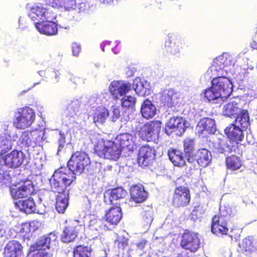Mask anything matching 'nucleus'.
Returning a JSON list of instances; mask_svg holds the SVG:
<instances>
[{
    "mask_svg": "<svg viewBox=\"0 0 257 257\" xmlns=\"http://www.w3.org/2000/svg\"><path fill=\"white\" fill-rule=\"evenodd\" d=\"M202 127V131H206L208 134H214L216 131L215 121L210 118H204L200 121Z\"/></svg>",
    "mask_w": 257,
    "mask_h": 257,
    "instance_id": "39",
    "label": "nucleus"
},
{
    "mask_svg": "<svg viewBox=\"0 0 257 257\" xmlns=\"http://www.w3.org/2000/svg\"><path fill=\"white\" fill-rule=\"evenodd\" d=\"M165 46L167 51L177 56L187 51L189 48V45L183 39L174 35L170 37L169 40L165 42Z\"/></svg>",
    "mask_w": 257,
    "mask_h": 257,
    "instance_id": "11",
    "label": "nucleus"
},
{
    "mask_svg": "<svg viewBox=\"0 0 257 257\" xmlns=\"http://www.w3.org/2000/svg\"><path fill=\"white\" fill-rule=\"evenodd\" d=\"M130 191L131 198L136 203L142 202L148 197V193L142 185H133L131 187Z\"/></svg>",
    "mask_w": 257,
    "mask_h": 257,
    "instance_id": "27",
    "label": "nucleus"
},
{
    "mask_svg": "<svg viewBox=\"0 0 257 257\" xmlns=\"http://www.w3.org/2000/svg\"><path fill=\"white\" fill-rule=\"evenodd\" d=\"M204 97L209 101L215 100L219 98H222L221 93L214 87L213 84L211 82V86L206 89L204 92Z\"/></svg>",
    "mask_w": 257,
    "mask_h": 257,
    "instance_id": "38",
    "label": "nucleus"
},
{
    "mask_svg": "<svg viewBox=\"0 0 257 257\" xmlns=\"http://www.w3.org/2000/svg\"><path fill=\"white\" fill-rule=\"evenodd\" d=\"M114 245L119 251L124 250L128 246V239L123 236L118 235L114 240Z\"/></svg>",
    "mask_w": 257,
    "mask_h": 257,
    "instance_id": "45",
    "label": "nucleus"
},
{
    "mask_svg": "<svg viewBox=\"0 0 257 257\" xmlns=\"http://www.w3.org/2000/svg\"><path fill=\"white\" fill-rule=\"evenodd\" d=\"M89 227L92 230L96 231L101 230H108V227L103 224V222L100 219H93L90 221Z\"/></svg>",
    "mask_w": 257,
    "mask_h": 257,
    "instance_id": "46",
    "label": "nucleus"
},
{
    "mask_svg": "<svg viewBox=\"0 0 257 257\" xmlns=\"http://www.w3.org/2000/svg\"><path fill=\"white\" fill-rule=\"evenodd\" d=\"M61 8L66 11H71L75 10L77 7V5L75 0H63V3L59 5Z\"/></svg>",
    "mask_w": 257,
    "mask_h": 257,
    "instance_id": "47",
    "label": "nucleus"
},
{
    "mask_svg": "<svg viewBox=\"0 0 257 257\" xmlns=\"http://www.w3.org/2000/svg\"><path fill=\"white\" fill-rule=\"evenodd\" d=\"M91 247L87 245H78L73 247V257H92Z\"/></svg>",
    "mask_w": 257,
    "mask_h": 257,
    "instance_id": "35",
    "label": "nucleus"
},
{
    "mask_svg": "<svg viewBox=\"0 0 257 257\" xmlns=\"http://www.w3.org/2000/svg\"><path fill=\"white\" fill-rule=\"evenodd\" d=\"M182 180V179H181V178H178V180H177V181H180V180Z\"/></svg>",
    "mask_w": 257,
    "mask_h": 257,
    "instance_id": "57",
    "label": "nucleus"
},
{
    "mask_svg": "<svg viewBox=\"0 0 257 257\" xmlns=\"http://www.w3.org/2000/svg\"><path fill=\"white\" fill-rule=\"evenodd\" d=\"M146 243H147V241L145 240L141 241L140 242H139L137 244L138 248L141 250L144 249Z\"/></svg>",
    "mask_w": 257,
    "mask_h": 257,
    "instance_id": "54",
    "label": "nucleus"
},
{
    "mask_svg": "<svg viewBox=\"0 0 257 257\" xmlns=\"http://www.w3.org/2000/svg\"><path fill=\"white\" fill-rule=\"evenodd\" d=\"M212 159L211 154L207 149L200 148L198 149L193 155L189 156L188 162L193 163L195 162L202 167H206L211 162Z\"/></svg>",
    "mask_w": 257,
    "mask_h": 257,
    "instance_id": "17",
    "label": "nucleus"
},
{
    "mask_svg": "<svg viewBox=\"0 0 257 257\" xmlns=\"http://www.w3.org/2000/svg\"><path fill=\"white\" fill-rule=\"evenodd\" d=\"M11 194L14 199L26 197L35 193L34 185L31 181H26L22 184H13L11 186Z\"/></svg>",
    "mask_w": 257,
    "mask_h": 257,
    "instance_id": "13",
    "label": "nucleus"
},
{
    "mask_svg": "<svg viewBox=\"0 0 257 257\" xmlns=\"http://www.w3.org/2000/svg\"><path fill=\"white\" fill-rule=\"evenodd\" d=\"M6 233V231L3 224L0 223V237H3Z\"/></svg>",
    "mask_w": 257,
    "mask_h": 257,
    "instance_id": "55",
    "label": "nucleus"
},
{
    "mask_svg": "<svg viewBox=\"0 0 257 257\" xmlns=\"http://www.w3.org/2000/svg\"><path fill=\"white\" fill-rule=\"evenodd\" d=\"M9 141L5 139L0 140V164H3L9 168H16L20 167L24 160V155L21 151L14 150L10 153L4 156L7 150H10L8 145Z\"/></svg>",
    "mask_w": 257,
    "mask_h": 257,
    "instance_id": "2",
    "label": "nucleus"
},
{
    "mask_svg": "<svg viewBox=\"0 0 257 257\" xmlns=\"http://www.w3.org/2000/svg\"><path fill=\"white\" fill-rule=\"evenodd\" d=\"M233 215L234 214L232 212V208L229 206H224L220 207L219 212L214 216L224 219L227 222Z\"/></svg>",
    "mask_w": 257,
    "mask_h": 257,
    "instance_id": "42",
    "label": "nucleus"
},
{
    "mask_svg": "<svg viewBox=\"0 0 257 257\" xmlns=\"http://www.w3.org/2000/svg\"><path fill=\"white\" fill-rule=\"evenodd\" d=\"M4 255L5 257H22L23 247L18 241L11 240L5 247Z\"/></svg>",
    "mask_w": 257,
    "mask_h": 257,
    "instance_id": "21",
    "label": "nucleus"
},
{
    "mask_svg": "<svg viewBox=\"0 0 257 257\" xmlns=\"http://www.w3.org/2000/svg\"><path fill=\"white\" fill-rule=\"evenodd\" d=\"M72 53L74 56H77L81 51L80 45L77 43H74L72 45Z\"/></svg>",
    "mask_w": 257,
    "mask_h": 257,
    "instance_id": "52",
    "label": "nucleus"
},
{
    "mask_svg": "<svg viewBox=\"0 0 257 257\" xmlns=\"http://www.w3.org/2000/svg\"><path fill=\"white\" fill-rule=\"evenodd\" d=\"M175 93L172 90L165 89L162 93L161 101L164 106L172 107L174 104Z\"/></svg>",
    "mask_w": 257,
    "mask_h": 257,
    "instance_id": "36",
    "label": "nucleus"
},
{
    "mask_svg": "<svg viewBox=\"0 0 257 257\" xmlns=\"http://www.w3.org/2000/svg\"><path fill=\"white\" fill-rule=\"evenodd\" d=\"M200 244V239L197 233L188 230H184L180 242V245L182 248L192 252H195L199 248Z\"/></svg>",
    "mask_w": 257,
    "mask_h": 257,
    "instance_id": "8",
    "label": "nucleus"
},
{
    "mask_svg": "<svg viewBox=\"0 0 257 257\" xmlns=\"http://www.w3.org/2000/svg\"><path fill=\"white\" fill-rule=\"evenodd\" d=\"M183 147L184 154L186 159L188 161L189 156L193 155V152L195 149V143L194 140L192 139H185L183 141Z\"/></svg>",
    "mask_w": 257,
    "mask_h": 257,
    "instance_id": "40",
    "label": "nucleus"
},
{
    "mask_svg": "<svg viewBox=\"0 0 257 257\" xmlns=\"http://www.w3.org/2000/svg\"><path fill=\"white\" fill-rule=\"evenodd\" d=\"M119 81H112L109 86V91L114 100L118 99V95L121 96V89Z\"/></svg>",
    "mask_w": 257,
    "mask_h": 257,
    "instance_id": "44",
    "label": "nucleus"
},
{
    "mask_svg": "<svg viewBox=\"0 0 257 257\" xmlns=\"http://www.w3.org/2000/svg\"><path fill=\"white\" fill-rule=\"evenodd\" d=\"M121 106L125 110H133L136 103V98L132 95H125L120 100Z\"/></svg>",
    "mask_w": 257,
    "mask_h": 257,
    "instance_id": "41",
    "label": "nucleus"
},
{
    "mask_svg": "<svg viewBox=\"0 0 257 257\" xmlns=\"http://www.w3.org/2000/svg\"><path fill=\"white\" fill-rule=\"evenodd\" d=\"M35 113L29 107L24 106L18 109L13 119V125L18 129L24 130L30 127L35 120Z\"/></svg>",
    "mask_w": 257,
    "mask_h": 257,
    "instance_id": "5",
    "label": "nucleus"
},
{
    "mask_svg": "<svg viewBox=\"0 0 257 257\" xmlns=\"http://www.w3.org/2000/svg\"><path fill=\"white\" fill-rule=\"evenodd\" d=\"M40 224V223L38 222V221H32L30 224V226L31 227H33V226L35 227V226H37V228H38V225Z\"/></svg>",
    "mask_w": 257,
    "mask_h": 257,
    "instance_id": "56",
    "label": "nucleus"
},
{
    "mask_svg": "<svg viewBox=\"0 0 257 257\" xmlns=\"http://www.w3.org/2000/svg\"><path fill=\"white\" fill-rule=\"evenodd\" d=\"M239 109V108L237 103L235 101H232L228 102L224 106L223 112L225 115L230 116L237 114Z\"/></svg>",
    "mask_w": 257,
    "mask_h": 257,
    "instance_id": "43",
    "label": "nucleus"
},
{
    "mask_svg": "<svg viewBox=\"0 0 257 257\" xmlns=\"http://www.w3.org/2000/svg\"><path fill=\"white\" fill-rule=\"evenodd\" d=\"M168 156L170 161L175 166L182 167L186 165L184 154L180 150L170 148L168 151Z\"/></svg>",
    "mask_w": 257,
    "mask_h": 257,
    "instance_id": "28",
    "label": "nucleus"
},
{
    "mask_svg": "<svg viewBox=\"0 0 257 257\" xmlns=\"http://www.w3.org/2000/svg\"><path fill=\"white\" fill-rule=\"evenodd\" d=\"M233 123L244 130H246L250 124L249 115L247 110L245 109H242L237 114V117Z\"/></svg>",
    "mask_w": 257,
    "mask_h": 257,
    "instance_id": "31",
    "label": "nucleus"
},
{
    "mask_svg": "<svg viewBox=\"0 0 257 257\" xmlns=\"http://www.w3.org/2000/svg\"><path fill=\"white\" fill-rule=\"evenodd\" d=\"M116 140V144L120 149L121 152L122 150L133 151L135 144L133 141V137L131 135L128 133L121 134L117 137Z\"/></svg>",
    "mask_w": 257,
    "mask_h": 257,
    "instance_id": "25",
    "label": "nucleus"
},
{
    "mask_svg": "<svg viewBox=\"0 0 257 257\" xmlns=\"http://www.w3.org/2000/svg\"><path fill=\"white\" fill-rule=\"evenodd\" d=\"M185 122L181 117H172L166 122L164 131L170 136L174 133L177 136H181L185 132Z\"/></svg>",
    "mask_w": 257,
    "mask_h": 257,
    "instance_id": "14",
    "label": "nucleus"
},
{
    "mask_svg": "<svg viewBox=\"0 0 257 257\" xmlns=\"http://www.w3.org/2000/svg\"><path fill=\"white\" fill-rule=\"evenodd\" d=\"M162 122L159 120H152L145 123L139 131V136L144 141L149 142L160 133Z\"/></svg>",
    "mask_w": 257,
    "mask_h": 257,
    "instance_id": "9",
    "label": "nucleus"
},
{
    "mask_svg": "<svg viewBox=\"0 0 257 257\" xmlns=\"http://www.w3.org/2000/svg\"><path fill=\"white\" fill-rule=\"evenodd\" d=\"M95 153L100 158L117 161L121 156L120 149L114 142L101 139L94 147Z\"/></svg>",
    "mask_w": 257,
    "mask_h": 257,
    "instance_id": "3",
    "label": "nucleus"
},
{
    "mask_svg": "<svg viewBox=\"0 0 257 257\" xmlns=\"http://www.w3.org/2000/svg\"><path fill=\"white\" fill-rule=\"evenodd\" d=\"M59 138L58 139V151H61L66 143V137L64 133L62 131H60L59 133Z\"/></svg>",
    "mask_w": 257,
    "mask_h": 257,
    "instance_id": "50",
    "label": "nucleus"
},
{
    "mask_svg": "<svg viewBox=\"0 0 257 257\" xmlns=\"http://www.w3.org/2000/svg\"><path fill=\"white\" fill-rule=\"evenodd\" d=\"M43 133L41 131H26L21 135L20 141L21 143L27 147H35L43 140Z\"/></svg>",
    "mask_w": 257,
    "mask_h": 257,
    "instance_id": "16",
    "label": "nucleus"
},
{
    "mask_svg": "<svg viewBox=\"0 0 257 257\" xmlns=\"http://www.w3.org/2000/svg\"><path fill=\"white\" fill-rule=\"evenodd\" d=\"M127 195V192L122 187H116L106 191L104 201L108 205H113L115 200L123 199Z\"/></svg>",
    "mask_w": 257,
    "mask_h": 257,
    "instance_id": "20",
    "label": "nucleus"
},
{
    "mask_svg": "<svg viewBox=\"0 0 257 257\" xmlns=\"http://www.w3.org/2000/svg\"><path fill=\"white\" fill-rule=\"evenodd\" d=\"M141 112L142 116L147 119L153 117L156 114V108L149 99H146L143 103Z\"/></svg>",
    "mask_w": 257,
    "mask_h": 257,
    "instance_id": "32",
    "label": "nucleus"
},
{
    "mask_svg": "<svg viewBox=\"0 0 257 257\" xmlns=\"http://www.w3.org/2000/svg\"><path fill=\"white\" fill-rule=\"evenodd\" d=\"M227 222L217 216H214L211 219V230L216 235L227 234L228 228Z\"/></svg>",
    "mask_w": 257,
    "mask_h": 257,
    "instance_id": "26",
    "label": "nucleus"
},
{
    "mask_svg": "<svg viewBox=\"0 0 257 257\" xmlns=\"http://www.w3.org/2000/svg\"><path fill=\"white\" fill-rule=\"evenodd\" d=\"M244 129L238 126L231 123L225 128L224 133L230 141L238 144L244 138Z\"/></svg>",
    "mask_w": 257,
    "mask_h": 257,
    "instance_id": "19",
    "label": "nucleus"
},
{
    "mask_svg": "<svg viewBox=\"0 0 257 257\" xmlns=\"http://www.w3.org/2000/svg\"><path fill=\"white\" fill-rule=\"evenodd\" d=\"M137 94L141 93L144 89V86L142 82L141 79L137 78L134 79L133 84H132V87Z\"/></svg>",
    "mask_w": 257,
    "mask_h": 257,
    "instance_id": "48",
    "label": "nucleus"
},
{
    "mask_svg": "<svg viewBox=\"0 0 257 257\" xmlns=\"http://www.w3.org/2000/svg\"><path fill=\"white\" fill-rule=\"evenodd\" d=\"M76 180V176L65 168H59L54 173L50 180L51 189L54 193L61 194L68 193L66 190Z\"/></svg>",
    "mask_w": 257,
    "mask_h": 257,
    "instance_id": "1",
    "label": "nucleus"
},
{
    "mask_svg": "<svg viewBox=\"0 0 257 257\" xmlns=\"http://www.w3.org/2000/svg\"><path fill=\"white\" fill-rule=\"evenodd\" d=\"M121 96L125 95L132 90V84L128 82L120 81Z\"/></svg>",
    "mask_w": 257,
    "mask_h": 257,
    "instance_id": "49",
    "label": "nucleus"
},
{
    "mask_svg": "<svg viewBox=\"0 0 257 257\" xmlns=\"http://www.w3.org/2000/svg\"><path fill=\"white\" fill-rule=\"evenodd\" d=\"M119 109L117 107H114L112 110V119L113 121H115L120 116Z\"/></svg>",
    "mask_w": 257,
    "mask_h": 257,
    "instance_id": "53",
    "label": "nucleus"
},
{
    "mask_svg": "<svg viewBox=\"0 0 257 257\" xmlns=\"http://www.w3.org/2000/svg\"><path fill=\"white\" fill-rule=\"evenodd\" d=\"M30 16L33 21L39 20L45 21L53 20L55 18L52 11L44 8L42 5L33 6L31 9Z\"/></svg>",
    "mask_w": 257,
    "mask_h": 257,
    "instance_id": "18",
    "label": "nucleus"
},
{
    "mask_svg": "<svg viewBox=\"0 0 257 257\" xmlns=\"http://www.w3.org/2000/svg\"><path fill=\"white\" fill-rule=\"evenodd\" d=\"M90 160L87 153L83 151L73 153L68 161L67 166L70 172L75 176L84 172L86 168L90 165Z\"/></svg>",
    "mask_w": 257,
    "mask_h": 257,
    "instance_id": "4",
    "label": "nucleus"
},
{
    "mask_svg": "<svg viewBox=\"0 0 257 257\" xmlns=\"http://www.w3.org/2000/svg\"><path fill=\"white\" fill-rule=\"evenodd\" d=\"M142 216L144 220L147 222L153 220L152 213L150 211H144L142 213Z\"/></svg>",
    "mask_w": 257,
    "mask_h": 257,
    "instance_id": "51",
    "label": "nucleus"
},
{
    "mask_svg": "<svg viewBox=\"0 0 257 257\" xmlns=\"http://www.w3.org/2000/svg\"><path fill=\"white\" fill-rule=\"evenodd\" d=\"M69 193L56 195L55 208L59 213H64L68 206Z\"/></svg>",
    "mask_w": 257,
    "mask_h": 257,
    "instance_id": "30",
    "label": "nucleus"
},
{
    "mask_svg": "<svg viewBox=\"0 0 257 257\" xmlns=\"http://www.w3.org/2000/svg\"><path fill=\"white\" fill-rule=\"evenodd\" d=\"M214 88L221 93L222 98H228L232 92L233 85L230 80L224 76H218L211 80Z\"/></svg>",
    "mask_w": 257,
    "mask_h": 257,
    "instance_id": "15",
    "label": "nucleus"
},
{
    "mask_svg": "<svg viewBox=\"0 0 257 257\" xmlns=\"http://www.w3.org/2000/svg\"><path fill=\"white\" fill-rule=\"evenodd\" d=\"M162 122L159 120H152L145 123L139 131V136L144 141L149 142L160 133Z\"/></svg>",
    "mask_w": 257,
    "mask_h": 257,
    "instance_id": "10",
    "label": "nucleus"
},
{
    "mask_svg": "<svg viewBox=\"0 0 257 257\" xmlns=\"http://www.w3.org/2000/svg\"><path fill=\"white\" fill-rule=\"evenodd\" d=\"M253 241V237L252 236H247L243 238L239 244L241 251L250 253L255 251L256 247Z\"/></svg>",
    "mask_w": 257,
    "mask_h": 257,
    "instance_id": "34",
    "label": "nucleus"
},
{
    "mask_svg": "<svg viewBox=\"0 0 257 257\" xmlns=\"http://www.w3.org/2000/svg\"><path fill=\"white\" fill-rule=\"evenodd\" d=\"M53 20L35 23V27L38 31L42 34L53 36L57 34L58 25Z\"/></svg>",
    "mask_w": 257,
    "mask_h": 257,
    "instance_id": "22",
    "label": "nucleus"
},
{
    "mask_svg": "<svg viewBox=\"0 0 257 257\" xmlns=\"http://www.w3.org/2000/svg\"><path fill=\"white\" fill-rule=\"evenodd\" d=\"M191 201V194L189 187L183 185L176 186L172 198V204L176 208H183L188 206Z\"/></svg>",
    "mask_w": 257,
    "mask_h": 257,
    "instance_id": "7",
    "label": "nucleus"
},
{
    "mask_svg": "<svg viewBox=\"0 0 257 257\" xmlns=\"http://www.w3.org/2000/svg\"><path fill=\"white\" fill-rule=\"evenodd\" d=\"M123 216L122 209L119 206H112L106 211L104 218L110 225L116 226L120 221Z\"/></svg>",
    "mask_w": 257,
    "mask_h": 257,
    "instance_id": "23",
    "label": "nucleus"
},
{
    "mask_svg": "<svg viewBox=\"0 0 257 257\" xmlns=\"http://www.w3.org/2000/svg\"><path fill=\"white\" fill-rule=\"evenodd\" d=\"M109 115V111L107 108L103 106H99L96 108L93 112V122L103 124Z\"/></svg>",
    "mask_w": 257,
    "mask_h": 257,
    "instance_id": "29",
    "label": "nucleus"
},
{
    "mask_svg": "<svg viewBox=\"0 0 257 257\" xmlns=\"http://www.w3.org/2000/svg\"><path fill=\"white\" fill-rule=\"evenodd\" d=\"M156 159V151L154 147L148 145L140 147L138 154V162L140 166L145 167L152 165Z\"/></svg>",
    "mask_w": 257,
    "mask_h": 257,
    "instance_id": "12",
    "label": "nucleus"
},
{
    "mask_svg": "<svg viewBox=\"0 0 257 257\" xmlns=\"http://www.w3.org/2000/svg\"><path fill=\"white\" fill-rule=\"evenodd\" d=\"M17 205L21 210L26 213H33L36 211V204L32 197L19 201Z\"/></svg>",
    "mask_w": 257,
    "mask_h": 257,
    "instance_id": "33",
    "label": "nucleus"
},
{
    "mask_svg": "<svg viewBox=\"0 0 257 257\" xmlns=\"http://www.w3.org/2000/svg\"><path fill=\"white\" fill-rule=\"evenodd\" d=\"M80 228H82L80 225L69 224L65 226L61 236L62 241L65 243L73 241L77 237Z\"/></svg>",
    "mask_w": 257,
    "mask_h": 257,
    "instance_id": "24",
    "label": "nucleus"
},
{
    "mask_svg": "<svg viewBox=\"0 0 257 257\" xmlns=\"http://www.w3.org/2000/svg\"><path fill=\"white\" fill-rule=\"evenodd\" d=\"M225 163L227 168L232 171L238 170L242 166L241 159L235 155L226 157Z\"/></svg>",
    "mask_w": 257,
    "mask_h": 257,
    "instance_id": "37",
    "label": "nucleus"
},
{
    "mask_svg": "<svg viewBox=\"0 0 257 257\" xmlns=\"http://www.w3.org/2000/svg\"><path fill=\"white\" fill-rule=\"evenodd\" d=\"M56 239L55 233L53 232L47 236L40 237L35 243L30 246V251L34 252L32 257H50L46 250L50 248L51 242L55 241Z\"/></svg>",
    "mask_w": 257,
    "mask_h": 257,
    "instance_id": "6",
    "label": "nucleus"
}]
</instances>
